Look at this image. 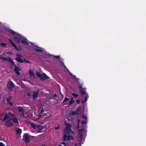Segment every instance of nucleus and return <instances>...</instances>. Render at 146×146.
Wrapping results in <instances>:
<instances>
[{"label":"nucleus","mask_w":146,"mask_h":146,"mask_svg":"<svg viewBox=\"0 0 146 146\" xmlns=\"http://www.w3.org/2000/svg\"><path fill=\"white\" fill-rule=\"evenodd\" d=\"M86 120L83 121H80V119H78L77 128L78 129L80 138L83 141L85 140L84 138L86 135V133L87 131L86 129Z\"/></svg>","instance_id":"obj_1"},{"label":"nucleus","mask_w":146,"mask_h":146,"mask_svg":"<svg viewBox=\"0 0 146 146\" xmlns=\"http://www.w3.org/2000/svg\"><path fill=\"white\" fill-rule=\"evenodd\" d=\"M0 59L3 61H6L7 62L9 63L10 64L9 65V66L10 69H13L14 67V70L16 73L18 75H21V73L19 71L21 70V68L19 64H15L13 60L9 57L5 58L2 55H0Z\"/></svg>","instance_id":"obj_2"},{"label":"nucleus","mask_w":146,"mask_h":146,"mask_svg":"<svg viewBox=\"0 0 146 146\" xmlns=\"http://www.w3.org/2000/svg\"><path fill=\"white\" fill-rule=\"evenodd\" d=\"M66 127L64 130L65 134L64 136V140L72 141L74 139L73 136L74 132L71 129V125L68 123H65Z\"/></svg>","instance_id":"obj_3"},{"label":"nucleus","mask_w":146,"mask_h":146,"mask_svg":"<svg viewBox=\"0 0 146 146\" xmlns=\"http://www.w3.org/2000/svg\"><path fill=\"white\" fill-rule=\"evenodd\" d=\"M11 33L13 34V37L14 39L17 41L18 42H21L22 43L27 44V39L23 36L22 35L17 33L14 31H12Z\"/></svg>","instance_id":"obj_4"},{"label":"nucleus","mask_w":146,"mask_h":146,"mask_svg":"<svg viewBox=\"0 0 146 146\" xmlns=\"http://www.w3.org/2000/svg\"><path fill=\"white\" fill-rule=\"evenodd\" d=\"M2 121L5 122V126L7 127H11L13 125V123L12 120L13 119H8V120L6 121L7 119H1Z\"/></svg>","instance_id":"obj_5"},{"label":"nucleus","mask_w":146,"mask_h":146,"mask_svg":"<svg viewBox=\"0 0 146 146\" xmlns=\"http://www.w3.org/2000/svg\"><path fill=\"white\" fill-rule=\"evenodd\" d=\"M81 113V108L80 107H79L77 108L75 111H73L72 110H71L69 113V114L70 115H80Z\"/></svg>","instance_id":"obj_6"},{"label":"nucleus","mask_w":146,"mask_h":146,"mask_svg":"<svg viewBox=\"0 0 146 146\" xmlns=\"http://www.w3.org/2000/svg\"><path fill=\"white\" fill-rule=\"evenodd\" d=\"M15 87V85L11 81H10L7 85V87L8 89L11 91L13 88Z\"/></svg>","instance_id":"obj_7"},{"label":"nucleus","mask_w":146,"mask_h":146,"mask_svg":"<svg viewBox=\"0 0 146 146\" xmlns=\"http://www.w3.org/2000/svg\"><path fill=\"white\" fill-rule=\"evenodd\" d=\"M14 115L11 112H6L5 115L3 119H11V117H13Z\"/></svg>","instance_id":"obj_8"},{"label":"nucleus","mask_w":146,"mask_h":146,"mask_svg":"<svg viewBox=\"0 0 146 146\" xmlns=\"http://www.w3.org/2000/svg\"><path fill=\"white\" fill-rule=\"evenodd\" d=\"M15 60L19 62L23 63L24 62H25L27 63V60H26L24 58L23 60L20 57H17L15 58Z\"/></svg>","instance_id":"obj_9"},{"label":"nucleus","mask_w":146,"mask_h":146,"mask_svg":"<svg viewBox=\"0 0 146 146\" xmlns=\"http://www.w3.org/2000/svg\"><path fill=\"white\" fill-rule=\"evenodd\" d=\"M39 91V90L38 89L36 91L34 92L33 93V99H35L38 97Z\"/></svg>","instance_id":"obj_10"},{"label":"nucleus","mask_w":146,"mask_h":146,"mask_svg":"<svg viewBox=\"0 0 146 146\" xmlns=\"http://www.w3.org/2000/svg\"><path fill=\"white\" fill-rule=\"evenodd\" d=\"M33 47L35 50L37 52H42L43 51L41 48L39 47L36 45H33Z\"/></svg>","instance_id":"obj_11"},{"label":"nucleus","mask_w":146,"mask_h":146,"mask_svg":"<svg viewBox=\"0 0 146 146\" xmlns=\"http://www.w3.org/2000/svg\"><path fill=\"white\" fill-rule=\"evenodd\" d=\"M40 79L42 80H44L48 79L49 77L46 75L45 73L42 74L40 78Z\"/></svg>","instance_id":"obj_12"},{"label":"nucleus","mask_w":146,"mask_h":146,"mask_svg":"<svg viewBox=\"0 0 146 146\" xmlns=\"http://www.w3.org/2000/svg\"><path fill=\"white\" fill-rule=\"evenodd\" d=\"M19 137H21V136L20 135H19ZM19 138L21 140H24L26 142H27V133H25L24 134L23 138L22 139L20 138Z\"/></svg>","instance_id":"obj_13"},{"label":"nucleus","mask_w":146,"mask_h":146,"mask_svg":"<svg viewBox=\"0 0 146 146\" xmlns=\"http://www.w3.org/2000/svg\"><path fill=\"white\" fill-rule=\"evenodd\" d=\"M29 73L30 76L31 77H33L34 78H35V75L34 74L33 70H29Z\"/></svg>","instance_id":"obj_14"},{"label":"nucleus","mask_w":146,"mask_h":146,"mask_svg":"<svg viewBox=\"0 0 146 146\" xmlns=\"http://www.w3.org/2000/svg\"><path fill=\"white\" fill-rule=\"evenodd\" d=\"M9 42H10L11 44L14 47V48L16 49L17 50H18V48L17 47L16 45L11 40L9 39Z\"/></svg>","instance_id":"obj_15"},{"label":"nucleus","mask_w":146,"mask_h":146,"mask_svg":"<svg viewBox=\"0 0 146 146\" xmlns=\"http://www.w3.org/2000/svg\"><path fill=\"white\" fill-rule=\"evenodd\" d=\"M9 42H10L11 44L14 47V48L16 49L17 50H18V48L17 47L16 45L11 40L9 39Z\"/></svg>","instance_id":"obj_16"},{"label":"nucleus","mask_w":146,"mask_h":146,"mask_svg":"<svg viewBox=\"0 0 146 146\" xmlns=\"http://www.w3.org/2000/svg\"><path fill=\"white\" fill-rule=\"evenodd\" d=\"M79 90L82 96H83L84 94H86L85 91L84 90V88L79 89Z\"/></svg>","instance_id":"obj_17"},{"label":"nucleus","mask_w":146,"mask_h":146,"mask_svg":"<svg viewBox=\"0 0 146 146\" xmlns=\"http://www.w3.org/2000/svg\"><path fill=\"white\" fill-rule=\"evenodd\" d=\"M29 124L31 126V127H32L33 128L35 129L36 128L38 127V126L36 125H35V124L33 123H29Z\"/></svg>","instance_id":"obj_18"},{"label":"nucleus","mask_w":146,"mask_h":146,"mask_svg":"<svg viewBox=\"0 0 146 146\" xmlns=\"http://www.w3.org/2000/svg\"><path fill=\"white\" fill-rule=\"evenodd\" d=\"M39 111L40 114H42L44 111V109L42 106L39 109Z\"/></svg>","instance_id":"obj_19"},{"label":"nucleus","mask_w":146,"mask_h":146,"mask_svg":"<svg viewBox=\"0 0 146 146\" xmlns=\"http://www.w3.org/2000/svg\"><path fill=\"white\" fill-rule=\"evenodd\" d=\"M16 131L17 134H19L22 133V130L20 128H18L16 130Z\"/></svg>","instance_id":"obj_20"},{"label":"nucleus","mask_w":146,"mask_h":146,"mask_svg":"<svg viewBox=\"0 0 146 146\" xmlns=\"http://www.w3.org/2000/svg\"><path fill=\"white\" fill-rule=\"evenodd\" d=\"M74 102V101L73 100V98H72L71 100L70 101L69 105H70L73 104Z\"/></svg>","instance_id":"obj_21"},{"label":"nucleus","mask_w":146,"mask_h":146,"mask_svg":"<svg viewBox=\"0 0 146 146\" xmlns=\"http://www.w3.org/2000/svg\"><path fill=\"white\" fill-rule=\"evenodd\" d=\"M0 45L1 46L3 47L4 48H5L6 47V44L2 42L0 43Z\"/></svg>","instance_id":"obj_22"},{"label":"nucleus","mask_w":146,"mask_h":146,"mask_svg":"<svg viewBox=\"0 0 146 146\" xmlns=\"http://www.w3.org/2000/svg\"><path fill=\"white\" fill-rule=\"evenodd\" d=\"M45 116H46V117H45L44 119H46V118L50 116H51V114L49 112H47V113L46 114Z\"/></svg>","instance_id":"obj_23"},{"label":"nucleus","mask_w":146,"mask_h":146,"mask_svg":"<svg viewBox=\"0 0 146 146\" xmlns=\"http://www.w3.org/2000/svg\"><path fill=\"white\" fill-rule=\"evenodd\" d=\"M88 97H89V96H88V95L87 94H85V97H84V99H85L84 100H85V102H86L87 101V99L88 98Z\"/></svg>","instance_id":"obj_24"},{"label":"nucleus","mask_w":146,"mask_h":146,"mask_svg":"<svg viewBox=\"0 0 146 146\" xmlns=\"http://www.w3.org/2000/svg\"><path fill=\"white\" fill-rule=\"evenodd\" d=\"M42 75V74H41L39 72H36V76L39 77V78H40L41 76V75Z\"/></svg>","instance_id":"obj_25"},{"label":"nucleus","mask_w":146,"mask_h":146,"mask_svg":"<svg viewBox=\"0 0 146 146\" xmlns=\"http://www.w3.org/2000/svg\"><path fill=\"white\" fill-rule=\"evenodd\" d=\"M18 110H19V112H21L23 110V108L21 107H18Z\"/></svg>","instance_id":"obj_26"},{"label":"nucleus","mask_w":146,"mask_h":146,"mask_svg":"<svg viewBox=\"0 0 146 146\" xmlns=\"http://www.w3.org/2000/svg\"><path fill=\"white\" fill-rule=\"evenodd\" d=\"M69 99H70L69 98H68L67 97H65V98L64 100H63V103H64L66 101L69 100Z\"/></svg>","instance_id":"obj_27"},{"label":"nucleus","mask_w":146,"mask_h":146,"mask_svg":"<svg viewBox=\"0 0 146 146\" xmlns=\"http://www.w3.org/2000/svg\"><path fill=\"white\" fill-rule=\"evenodd\" d=\"M12 98V96H9L8 98L6 99L7 102H10V100Z\"/></svg>","instance_id":"obj_28"},{"label":"nucleus","mask_w":146,"mask_h":146,"mask_svg":"<svg viewBox=\"0 0 146 146\" xmlns=\"http://www.w3.org/2000/svg\"><path fill=\"white\" fill-rule=\"evenodd\" d=\"M12 121H13V122L17 123H18V119H13V120H12Z\"/></svg>","instance_id":"obj_29"},{"label":"nucleus","mask_w":146,"mask_h":146,"mask_svg":"<svg viewBox=\"0 0 146 146\" xmlns=\"http://www.w3.org/2000/svg\"><path fill=\"white\" fill-rule=\"evenodd\" d=\"M7 103L10 105V106H12L13 105V104L10 101L7 102Z\"/></svg>","instance_id":"obj_30"},{"label":"nucleus","mask_w":146,"mask_h":146,"mask_svg":"<svg viewBox=\"0 0 146 146\" xmlns=\"http://www.w3.org/2000/svg\"><path fill=\"white\" fill-rule=\"evenodd\" d=\"M60 63L62 65L64 66V68H66V67L64 65V63L62 62H60Z\"/></svg>","instance_id":"obj_31"},{"label":"nucleus","mask_w":146,"mask_h":146,"mask_svg":"<svg viewBox=\"0 0 146 146\" xmlns=\"http://www.w3.org/2000/svg\"><path fill=\"white\" fill-rule=\"evenodd\" d=\"M60 63L62 65L64 66V68H66V67L64 65V63L62 62H60Z\"/></svg>","instance_id":"obj_32"},{"label":"nucleus","mask_w":146,"mask_h":146,"mask_svg":"<svg viewBox=\"0 0 146 146\" xmlns=\"http://www.w3.org/2000/svg\"><path fill=\"white\" fill-rule=\"evenodd\" d=\"M60 63L62 65L64 66V68H66V67L64 65V63L62 62H60Z\"/></svg>","instance_id":"obj_33"},{"label":"nucleus","mask_w":146,"mask_h":146,"mask_svg":"<svg viewBox=\"0 0 146 146\" xmlns=\"http://www.w3.org/2000/svg\"><path fill=\"white\" fill-rule=\"evenodd\" d=\"M72 95L74 97H77L78 96V95L74 93H72Z\"/></svg>","instance_id":"obj_34"},{"label":"nucleus","mask_w":146,"mask_h":146,"mask_svg":"<svg viewBox=\"0 0 146 146\" xmlns=\"http://www.w3.org/2000/svg\"><path fill=\"white\" fill-rule=\"evenodd\" d=\"M16 55L17 56V57H23L22 55L18 54H16Z\"/></svg>","instance_id":"obj_35"},{"label":"nucleus","mask_w":146,"mask_h":146,"mask_svg":"<svg viewBox=\"0 0 146 146\" xmlns=\"http://www.w3.org/2000/svg\"><path fill=\"white\" fill-rule=\"evenodd\" d=\"M83 119H87V117L86 115H83L82 116Z\"/></svg>","instance_id":"obj_36"},{"label":"nucleus","mask_w":146,"mask_h":146,"mask_svg":"<svg viewBox=\"0 0 146 146\" xmlns=\"http://www.w3.org/2000/svg\"><path fill=\"white\" fill-rule=\"evenodd\" d=\"M7 54L10 55H12L13 54V53L11 52H8V53H7Z\"/></svg>","instance_id":"obj_37"},{"label":"nucleus","mask_w":146,"mask_h":146,"mask_svg":"<svg viewBox=\"0 0 146 146\" xmlns=\"http://www.w3.org/2000/svg\"><path fill=\"white\" fill-rule=\"evenodd\" d=\"M26 113L24 111L23 112L22 114L21 115V116H24L25 114H26Z\"/></svg>","instance_id":"obj_38"},{"label":"nucleus","mask_w":146,"mask_h":146,"mask_svg":"<svg viewBox=\"0 0 146 146\" xmlns=\"http://www.w3.org/2000/svg\"><path fill=\"white\" fill-rule=\"evenodd\" d=\"M0 146H5L3 143L0 142Z\"/></svg>","instance_id":"obj_39"},{"label":"nucleus","mask_w":146,"mask_h":146,"mask_svg":"<svg viewBox=\"0 0 146 146\" xmlns=\"http://www.w3.org/2000/svg\"><path fill=\"white\" fill-rule=\"evenodd\" d=\"M21 87L23 88H25V86L24 84L22 85L21 86Z\"/></svg>","instance_id":"obj_40"},{"label":"nucleus","mask_w":146,"mask_h":146,"mask_svg":"<svg viewBox=\"0 0 146 146\" xmlns=\"http://www.w3.org/2000/svg\"><path fill=\"white\" fill-rule=\"evenodd\" d=\"M80 101V100L79 99L77 100L76 101L77 103L79 104V103Z\"/></svg>","instance_id":"obj_41"},{"label":"nucleus","mask_w":146,"mask_h":146,"mask_svg":"<svg viewBox=\"0 0 146 146\" xmlns=\"http://www.w3.org/2000/svg\"><path fill=\"white\" fill-rule=\"evenodd\" d=\"M78 87H79V89H82L83 88H82V86L81 85H79Z\"/></svg>","instance_id":"obj_42"},{"label":"nucleus","mask_w":146,"mask_h":146,"mask_svg":"<svg viewBox=\"0 0 146 146\" xmlns=\"http://www.w3.org/2000/svg\"><path fill=\"white\" fill-rule=\"evenodd\" d=\"M54 97H57V95L56 94H54Z\"/></svg>","instance_id":"obj_43"},{"label":"nucleus","mask_w":146,"mask_h":146,"mask_svg":"<svg viewBox=\"0 0 146 146\" xmlns=\"http://www.w3.org/2000/svg\"><path fill=\"white\" fill-rule=\"evenodd\" d=\"M60 56H55V57L57 58H60Z\"/></svg>","instance_id":"obj_44"},{"label":"nucleus","mask_w":146,"mask_h":146,"mask_svg":"<svg viewBox=\"0 0 146 146\" xmlns=\"http://www.w3.org/2000/svg\"><path fill=\"white\" fill-rule=\"evenodd\" d=\"M59 126L58 125L57 127H55V129H58L59 128Z\"/></svg>","instance_id":"obj_45"},{"label":"nucleus","mask_w":146,"mask_h":146,"mask_svg":"<svg viewBox=\"0 0 146 146\" xmlns=\"http://www.w3.org/2000/svg\"><path fill=\"white\" fill-rule=\"evenodd\" d=\"M82 103H84L85 102V100L84 101H82Z\"/></svg>","instance_id":"obj_46"},{"label":"nucleus","mask_w":146,"mask_h":146,"mask_svg":"<svg viewBox=\"0 0 146 146\" xmlns=\"http://www.w3.org/2000/svg\"><path fill=\"white\" fill-rule=\"evenodd\" d=\"M30 94L29 93H28V97L30 95Z\"/></svg>","instance_id":"obj_47"},{"label":"nucleus","mask_w":146,"mask_h":146,"mask_svg":"<svg viewBox=\"0 0 146 146\" xmlns=\"http://www.w3.org/2000/svg\"><path fill=\"white\" fill-rule=\"evenodd\" d=\"M62 144H63V145H66V144H65V143H62Z\"/></svg>","instance_id":"obj_48"},{"label":"nucleus","mask_w":146,"mask_h":146,"mask_svg":"<svg viewBox=\"0 0 146 146\" xmlns=\"http://www.w3.org/2000/svg\"><path fill=\"white\" fill-rule=\"evenodd\" d=\"M72 76H74V78L76 77V76L74 75H72Z\"/></svg>","instance_id":"obj_49"},{"label":"nucleus","mask_w":146,"mask_h":146,"mask_svg":"<svg viewBox=\"0 0 146 146\" xmlns=\"http://www.w3.org/2000/svg\"><path fill=\"white\" fill-rule=\"evenodd\" d=\"M25 122L26 123H27V120H25Z\"/></svg>","instance_id":"obj_50"},{"label":"nucleus","mask_w":146,"mask_h":146,"mask_svg":"<svg viewBox=\"0 0 146 146\" xmlns=\"http://www.w3.org/2000/svg\"><path fill=\"white\" fill-rule=\"evenodd\" d=\"M28 140H29V136L28 135Z\"/></svg>","instance_id":"obj_51"},{"label":"nucleus","mask_w":146,"mask_h":146,"mask_svg":"<svg viewBox=\"0 0 146 146\" xmlns=\"http://www.w3.org/2000/svg\"><path fill=\"white\" fill-rule=\"evenodd\" d=\"M41 146H45V145H43Z\"/></svg>","instance_id":"obj_52"},{"label":"nucleus","mask_w":146,"mask_h":146,"mask_svg":"<svg viewBox=\"0 0 146 146\" xmlns=\"http://www.w3.org/2000/svg\"><path fill=\"white\" fill-rule=\"evenodd\" d=\"M70 119H68V121H69V120H70ZM71 120H72V119H71Z\"/></svg>","instance_id":"obj_53"},{"label":"nucleus","mask_w":146,"mask_h":146,"mask_svg":"<svg viewBox=\"0 0 146 146\" xmlns=\"http://www.w3.org/2000/svg\"><path fill=\"white\" fill-rule=\"evenodd\" d=\"M13 119H17V118L16 117H15V118H14Z\"/></svg>","instance_id":"obj_54"},{"label":"nucleus","mask_w":146,"mask_h":146,"mask_svg":"<svg viewBox=\"0 0 146 146\" xmlns=\"http://www.w3.org/2000/svg\"><path fill=\"white\" fill-rule=\"evenodd\" d=\"M30 63L29 61H28V63Z\"/></svg>","instance_id":"obj_55"},{"label":"nucleus","mask_w":146,"mask_h":146,"mask_svg":"<svg viewBox=\"0 0 146 146\" xmlns=\"http://www.w3.org/2000/svg\"><path fill=\"white\" fill-rule=\"evenodd\" d=\"M28 45H29V42H28Z\"/></svg>","instance_id":"obj_56"},{"label":"nucleus","mask_w":146,"mask_h":146,"mask_svg":"<svg viewBox=\"0 0 146 146\" xmlns=\"http://www.w3.org/2000/svg\"><path fill=\"white\" fill-rule=\"evenodd\" d=\"M4 115V113H3V115Z\"/></svg>","instance_id":"obj_57"},{"label":"nucleus","mask_w":146,"mask_h":146,"mask_svg":"<svg viewBox=\"0 0 146 146\" xmlns=\"http://www.w3.org/2000/svg\"><path fill=\"white\" fill-rule=\"evenodd\" d=\"M1 41V40L0 39V41Z\"/></svg>","instance_id":"obj_58"}]
</instances>
